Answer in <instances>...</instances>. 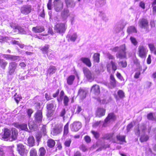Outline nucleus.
I'll list each match as a JSON object with an SVG mask.
<instances>
[{
  "label": "nucleus",
  "instance_id": "nucleus-7",
  "mask_svg": "<svg viewBox=\"0 0 156 156\" xmlns=\"http://www.w3.org/2000/svg\"><path fill=\"white\" fill-rule=\"evenodd\" d=\"M148 51L147 48L142 45H140L138 48V55L141 58L146 57Z\"/></svg>",
  "mask_w": 156,
  "mask_h": 156
},
{
  "label": "nucleus",
  "instance_id": "nucleus-13",
  "mask_svg": "<svg viewBox=\"0 0 156 156\" xmlns=\"http://www.w3.org/2000/svg\"><path fill=\"white\" fill-rule=\"evenodd\" d=\"M40 132L41 134L38 133L36 135V139L37 141L38 142L40 141L41 138L42 137V134L45 135L46 134L47 132L46 129V126L45 125L42 126V127L41 128Z\"/></svg>",
  "mask_w": 156,
  "mask_h": 156
},
{
  "label": "nucleus",
  "instance_id": "nucleus-21",
  "mask_svg": "<svg viewBox=\"0 0 156 156\" xmlns=\"http://www.w3.org/2000/svg\"><path fill=\"white\" fill-rule=\"evenodd\" d=\"M31 7L30 5L25 6L21 8V12L24 14H27L31 12Z\"/></svg>",
  "mask_w": 156,
  "mask_h": 156
},
{
  "label": "nucleus",
  "instance_id": "nucleus-33",
  "mask_svg": "<svg viewBox=\"0 0 156 156\" xmlns=\"http://www.w3.org/2000/svg\"><path fill=\"white\" fill-rule=\"evenodd\" d=\"M56 69L53 66H50L47 70V72L49 74H53L55 73Z\"/></svg>",
  "mask_w": 156,
  "mask_h": 156
},
{
  "label": "nucleus",
  "instance_id": "nucleus-60",
  "mask_svg": "<svg viewBox=\"0 0 156 156\" xmlns=\"http://www.w3.org/2000/svg\"><path fill=\"white\" fill-rule=\"evenodd\" d=\"M84 139L87 143H89L91 141L90 138L88 136H86L84 137Z\"/></svg>",
  "mask_w": 156,
  "mask_h": 156
},
{
  "label": "nucleus",
  "instance_id": "nucleus-1",
  "mask_svg": "<svg viewBox=\"0 0 156 156\" xmlns=\"http://www.w3.org/2000/svg\"><path fill=\"white\" fill-rule=\"evenodd\" d=\"M3 133L1 135L2 137L5 140H7L9 138L10 141L15 140L17 138L18 131L15 128H12L11 130L8 128H5Z\"/></svg>",
  "mask_w": 156,
  "mask_h": 156
},
{
  "label": "nucleus",
  "instance_id": "nucleus-19",
  "mask_svg": "<svg viewBox=\"0 0 156 156\" xmlns=\"http://www.w3.org/2000/svg\"><path fill=\"white\" fill-rule=\"evenodd\" d=\"M32 31L35 33H41L45 30L44 26H37L34 27L32 29Z\"/></svg>",
  "mask_w": 156,
  "mask_h": 156
},
{
  "label": "nucleus",
  "instance_id": "nucleus-37",
  "mask_svg": "<svg viewBox=\"0 0 156 156\" xmlns=\"http://www.w3.org/2000/svg\"><path fill=\"white\" fill-rule=\"evenodd\" d=\"M49 48V45L48 44H46L45 45L42 47L41 50L43 51L44 54H46L48 52V51Z\"/></svg>",
  "mask_w": 156,
  "mask_h": 156
},
{
  "label": "nucleus",
  "instance_id": "nucleus-51",
  "mask_svg": "<svg viewBox=\"0 0 156 156\" xmlns=\"http://www.w3.org/2000/svg\"><path fill=\"white\" fill-rule=\"evenodd\" d=\"M147 118L149 120H156V118H155L154 117L152 113H150L147 115Z\"/></svg>",
  "mask_w": 156,
  "mask_h": 156
},
{
  "label": "nucleus",
  "instance_id": "nucleus-54",
  "mask_svg": "<svg viewBox=\"0 0 156 156\" xmlns=\"http://www.w3.org/2000/svg\"><path fill=\"white\" fill-rule=\"evenodd\" d=\"M9 38L8 37H3L0 36V42H3V41H7V40Z\"/></svg>",
  "mask_w": 156,
  "mask_h": 156
},
{
  "label": "nucleus",
  "instance_id": "nucleus-40",
  "mask_svg": "<svg viewBox=\"0 0 156 156\" xmlns=\"http://www.w3.org/2000/svg\"><path fill=\"white\" fill-rule=\"evenodd\" d=\"M69 122H68L64 127V134L66 135L69 132Z\"/></svg>",
  "mask_w": 156,
  "mask_h": 156
},
{
  "label": "nucleus",
  "instance_id": "nucleus-28",
  "mask_svg": "<svg viewBox=\"0 0 156 156\" xmlns=\"http://www.w3.org/2000/svg\"><path fill=\"white\" fill-rule=\"evenodd\" d=\"M75 79V76L73 75H71L67 79V83L69 85H72Z\"/></svg>",
  "mask_w": 156,
  "mask_h": 156
},
{
  "label": "nucleus",
  "instance_id": "nucleus-16",
  "mask_svg": "<svg viewBox=\"0 0 156 156\" xmlns=\"http://www.w3.org/2000/svg\"><path fill=\"white\" fill-rule=\"evenodd\" d=\"M62 126L61 124L56 125L51 132L52 134L55 135L60 133L62 131Z\"/></svg>",
  "mask_w": 156,
  "mask_h": 156
},
{
  "label": "nucleus",
  "instance_id": "nucleus-11",
  "mask_svg": "<svg viewBox=\"0 0 156 156\" xmlns=\"http://www.w3.org/2000/svg\"><path fill=\"white\" fill-rule=\"evenodd\" d=\"M138 25L141 28L147 29L149 27L148 21L146 19H141L139 21Z\"/></svg>",
  "mask_w": 156,
  "mask_h": 156
},
{
  "label": "nucleus",
  "instance_id": "nucleus-14",
  "mask_svg": "<svg viewBox=\"0 0 156 156\" xmlns=\"http://www.w3.org/2000/svg\"><path fill=\"white\" fill-rule=\"evenodd\" d=\"M106 109L104 108H98L96 111L95 115L96 117H101L105 115Z\"/></svg>",
  "mask_w": 156,
  "mask_h": 156
},
{
  "label": "nucleus",
  "instance_id": "nucleus-24",
  "mask_svg": "<svg viewBox=\"0 0 156 156\" xmlns=\"http://www.w3.org/2000/svg\"><path fill=\"white\" fill-rule=\"evenodd\" d=\"M80 60L88 67H90L91 66V63L89 58L86 57H82L80 58Z\"/></svg>",
  "mask_w": 156,
  "mask_h": 156
},
{
  "label": "nucleus",
  "instance_id": "nucleus-42",
  "mask_svg": "<svg viewBox=\"0 0 156 156\" xmlns=\"http://www.w3.org/2000/svg\"><path fill=\"white\" fill-rule=\"evenodd\" d=\"M64 93L63 90H62L60 94L59 97L57 98V100L58 102H61L64 98Z\"/></svg>",
  "mask_w": 156,
  "mask_h": 156
},
{
  "label": "nucleus",
  "instance_id": "nucleus-34",
  "mask_svg": "<svg viewBox=\"0 0 156 156\" xmlns=\"http://www.w3.org/2000/svg\"><path fill=\"white\" fill-rule=\"evenodd\" d=\"M149 136L146 134L142 135L140 138V140L141 142L146 141L149 139Z\"/></svg>",
  "mask_w": 156,
  "mask_h": 156
},
{
  "label": "nucleus",
  "instance_id": "nucleus-31",
  "mask_svg": "<svg viewBox=\"0 0 156 156\" xmlns=\"http://www.w3.org/2000/svg\"><path fill=\"white\" fill-rule=\"evenodd\" d=\"M28 142L29 146H34V145L35 140L33 136H30L28 139Z\"/></svg>",
  "mask_w": 156,
  "mask_h": 156
},
{
  "label": "nucleus",
  "instance_id": "nucleus-4",
  "mask_svg": "<svg viewBox=\"0 0 156 156\" xmlns=\"http://www.w3.org/2000/svg\"><path fill=\"white\" fill-rule=\"evenodd\" d=\"M53 6L55 11L60 12L63 9V2L61 0H54Z\"/></svg>",
  "mask_w": 156,
  "mask_h": 156
},
{
  "label": "nucleus",
  "instance_id": "nucleus-17",
  "mask_svg": "<svg viewBox=\"0 0 156 156\" xmlns=\"http://www.w3.org/2000/svg\"><path fill=\"white\" fill-rule=\"evenodd\" d=\"M14 126L17 128L20 129L22 130H24L27 131L28 130L27 124L24 123L20 124L19 123H16L14 124Z\"/></svg>",
  "mask_w": 156,
  "mask_h": 156
},
{
  "label": "nucleus",
  "instance_id": "nucleus-38",
  "mask_svg": "<svg viewBox=\"0 0 156 156\" xmlns=\"http://www.w3.org/2000/svg\"><path fill=\"white\" fill-rule=\"evenodd\" d=\"M93 58L94 62H99L100 59V54L99 53H95L93 56Z\"/></svg>",
  "mask_w": 156,
  "mask_h": 156
},
{
  "label": "nucleus",
  "instance_id": "nucleus-43",
  "mask_svg": "<svg viewBox=\"0 0 156 156\" xmlns=\"http://www.w3.org/2000/svg\"><path fill=\"white\" fill-rule=\"evenodd\" d=\"M64 93L63 90H62L60 94L59 97L57 98V100L58 102H61L64 98Z\"/></svg>",
  "mask_w": 156,
  "mask_h": 156
},
{
  "label": "nucleus",
  "instance_id": "nucleus-52",
  "mask_svg": "<svg viewBox=\"0 0 156 156\" xmlns=\"http://www.w3.org/2000/svg\"><path fill=\"white\" fill-rule=\"evenodd\" d=\"M130 40L132 43L134 45H136L137 44L138 42L135 38L132 37H130Z\"/></svg>",
  "mask_w": 156,
  "mask_h": 156
},
{
  "label": "nucleus",
  "instance_id": "nucleus-48",
  "mask_svg": "<svg viewBox=\"0 0 156 156\" xmlns=\"http://www.w3.org/2000/svg\"><path fill=\"white\" fill-rule=\"evenodd\" d=\"M72 140L70 139H67L64 143L65 146L67 147H69L71 143Z\"/></svg>",
  "mask_w": 156,
  "mask_h": 156
},
{
  "label": "nucleus",
  "instance_id": "nucleus-55",
  "mask_svg": "<svg viewBox=\"0 0 156 156\" xmlns=\"http://www.w3.org/2000/svg\"><path fill=\"white\" fill-rule=\"evenodd\" d=\"M17 30H18V31L22 34H25L26 32L25 31L24 29L21 27H20L18 26Z\"/></svg>",
  "mask_w": 156,
  "mask_h": 156
},
{
  "label": "nucleus",
  "instance_id": "nucleus-6",
  "mask_svg": "<svg viewBox=\"0 0 156 156\" xmlns=\"http://www.w3.org/2000/svg\"><path fill=\"white\" fill-rule=\"evenodd\" d=\"M116 119V116L114 113H109L105 120V122L103 124V126L104 127L106 126L108 124L115 121Z\"/></svg>",
  "mask_w": 156,
  "mask_h": 156
},
{
  "label": "nucleus",
  "instance_id": "nucleus-3",
  "mask_svg": "<svg viewBox=\"0 0 156 156\" xmlns=\"http://www.w3.org/2000/svg\"><path fill=\"white\" fill-rule=\"evenodd\" d=\"M126 48L125 44L120 46V49L116 54L117 58H126Z\"/></svg>",
  "mask_w": 156,
  "mask_h": 156
},
{
  "label": "nucleus",
  "instance_id": "nucleus-9",
  "mask_svg": "<svg viewBox=\"0 0 156 156\" xmlns=\"http://www.w3.org/2000/svg\"><path fill=\"white\" fill-rule=\"evenodd\" d=\"M66 28V24L58 23L55 26V30L57 33H62L64 32Z\"/></svg>",
  "mask_w": 156,
  "mask_h": 156
},
{
  "label": "nucleus",
  "instance_id": "nucleus-58",
  "mask_svg": "<svg viewBox=\"0 0 156 156\" xmlns=\"http://www.w3.org/2000/svg\"><path fill=\"white\" fill-rule=\"evenodd\" d=\"M133 126V124L132 122H131L127 126L126 129L127 132H129L130 129L132 128Z\"/></svg>",
  "mask_w": 156,
  "mask_h": 156
},
{
  "label": "nucleus",
  "instance_id": "nucleus-2",
  "mask_svg": "<svg viewBox=\"0 0 156 156\" xmlns=\"http://www.w3.org/2000/svg\"><path fill=\"white\" fill-rule=\"evenodd\" d=\"M17 64L15 62H11L9 63L7 71V75L11 76L14 74L16 71Z\"/></svg>",
  "mask_w": 156,
  "mask_h": 156
},
{
  "label": "nucleus",
  "instance_id": "nucleus-47",
  "mask_svg": "<svg viewBox=\"0 0 156 156\" xmlns=\"http://www.w3.org/2000/svg\"><path fill=\"white\" fill-rule=\"evenodd\" d=\"M141 132L144 133L145 132L146 127L144 124H142L140 126H139Z\"/></svg>",
  "mask_w": 156,
  "mask_h": 156
},
{
  "label": "nucleus",
  "instance_id": "nucleus-22",
  "mask_svg": "<svg viewBox=\"0 0 156 156\" xmlns=\"http://www.w3.org/2000/svg\"><path fill=\"white\" fill-rule=\"evenodd\" d=\"M4 57L7 60H11L12 61H15L18 60L19 58V57L17 56L12 55H11L4 54Z\"/></svg>",
  "mask_w": 156,
  "mask_h": 156
},
{
  "label": "nucleus",
  "instance_id": "nucleus-26",
  "mask_svg": "<svg viewBox=\"0 0 156 156\" xmlns=\"http://www.w3.org/2000/svg\"><path fill=\"white\" fill-rule=\"evenodd\" d=\"M91 91L94 92L96 94H98L100 92L99 87L97 84L94 85L91 87Z\"/></svg>",
  "mask_w": 156,
  "mask_h": 156
},
{
  "label": "nucleus",
  "instance_id": "nucleus-35",
  "mask_svg": "<svg viewBox=\"0 0 156 156\" xmlns=\"http://www.w3.org/2000/svg\"><path fill=\"white\" fill-rule=\"evenodd\" d=\"M55 144V141L52 139H49L47 141L48 146L50 148L53 147L54 146Z\"/></svg>",
  "mask_w": 156,
  "mask_h": 156
},
{
  "label": "nucleus",
  "instance_id": "nucleus-59",
  "mask_svg": "<svg viewBox=\"0 0 156 156\" xmlns=\"http://www.w3.org/2000/svg\"><path fill=\"white\" fill-rule=\"evenodd\" d=\"M120 49V46L119 47L116 46L111 48L110 50L116 52L119 51Z\"/></svg>",
  "mask_w": 156,
  "mask_h": 156
},
{
  "label": "nucleus",
  "instance_id": "nucleus-15",
  "mask_svg": "<svg viewBox=\"0 0 156 156\" xmlns=\"http://www.w3.org/2000/svg\"><path fill=\"white\" fill-rule=\"evenodd\" d=\"M17 151L19 154L21 156L24 155L27 153V150L25 149V147L23 144H19L17 145Z\"/></svg>",
  "mask_w": 156,
  "mask_h": 156
},
{
  "label": "nucleus",
  "instance_id": "nucleus-46",
  "mask_svg": "<svg viewBox=\"0 0 156 156\" xmlns=\"http://www.w3.org/2000/svg\"><path fill=\"white\" fill-rule=\"evenodd\" d=\"M40 156H44L46 153V151L44 147H41L39 150Z\"/></svg>",
  "mask_w": 156,
  "mask_h": 156
},
{
  "label": "nucleus",
  "instance_id": "nucleus-12",
  "mask_svg": "<svg viewBox=\"0 0 156 156\" xmlns=\"http://www.w3.org/2000/svg\"><path fill=\"white\" fill-rule=\"evenodd\" d=\"M88 92L87 90L85 88H80L78 92V95L81 99H83L86 97Z\"/></svg>",
  "mask_w": 156,
  "mask_h": 156
},
{
  "label": "nucleus",
  "instance_id": "nucleus-36",
  "mask_svg": "<svg viewBox=\"0 0 156 156\" xmlns=\"http://www.w3.org/2000/svg\"><path fill=\"white\" fill-rule=\"evenodd\" d=\"M116 138L118 140L121 141V142L120 143V144H122V142H126L125 136H122L120 135H117L116 136Z\"/></svg>",
  "mask_w": 156,
  "mask_h": 156
},
{
  "label": "nucleus",
  "instance_id": "nucleus-5",
  "mask_svg": "<svg viewBox=\"0 0 156 156\" xmlns=\"http://www.w3.org/2000/svg\"><path fill=\"white\" fill-rule=\"evenodd\" d=\"M106 67L107 71L108 73H110L112 70L114 73L117 69V64L115 59L112 60L108 63L106 65Z\"/></svg>",
  "mask_w": 156,
  "mask_h": 156
},
{
  "label": "nucleus",
  "instance_id": "nucleus-45",
  "mask_svg": "<svg viewBox=\"0 0 156 156\" xmlns=\"http://www.w3.org/2000/svg\"><path fill=\"white\" fill-rule=\"evenodd\" d=\"M104 123L101 121L95 122L93 125V126L94 127H96L98 126H100L101 125L103 124Z\"/></svg>",
  "mask_w": 156,
  "mask_h": 156
},
{
  "label": "nucleus",
  "instance_id": "nucleus-63",
  "mask_svg": "<svg viewBox=\"0 0 156 156\" xmlns=\"http://www.w3.org/2000/svg\"><path fill=\"white\" fill-rule=\"evenodd\" d=\"M21 98L20 96L16 97L14 98L15 101L17 104L19 103Z\"/></svg>",
  "mask_w": 156,
  "mask_h": 156
},
{
  "label": "nucleus",
  "instance_id": "nucleus-29",
  "mask_svg": "<svg viewBox=\"0 0 156 156\" xmlns=\"http://www.w3.org/2000/svg\"><path fill=\"white\" fill-rule=\"evenodd\" d=\"M127 32L129 34L136 33L137 30L136 28L133 26H131L128 27Z\"/></svg>",
  "mask_w": 156,
  "mask_h": 156
},
{
  "label": "nucleus",
  "instance_id": "nucleus-20",
  "mask_svg": "<svg viewBox=\"0 0 156 156\" xmlns=\"http://www.w3.org/2000/svg\"><path fill=\"white\" fill-rule=\"evenodd\" d=\"M66 6L68 8H73L76 6L75 0H65Z\"/></svg>",
  "mask_w": 156,
  "mask_h": 156
},
{
  "label": "nucleus",
  "instance_id": "nucleus-18",
  "mask_svg": "<svg viewBox=\"0 0 156 156\" xmlns=\"http://www.w3.org/2000/svg\"><path fill=\"white\" fill-rule=\"evenodd\" d=\"M83 70L84 75L87 79L89 80H91L92 79L91 73L89 69L86 67H84L83 68Z\"/></svg>",
  "mask_w": 156,
  "mask_h": 156
},
{
  "label": "nucleus",
  "instance_id": "nucleus-64",
  "mask_svg": "<svg viewBox=\"0 0 156 156\" xmlns=\"http://www.w3.org/2000/svg\"><path fill=\"white\" fill-rule=\"evenodd\" d=\"M5 153L2 148L0 147V156H4Z\"/></svg>",
  "mask_w": 156,
  "mask_h": 156
},
{
  "label": "nucleus",
  "instance_id": "nucleus-62",
  "mask_svg": "<svg viewBox=\"0 0 156 156\" xmlns=\"http://www.w3.org/2000/svg\"><path fill=\"white\" fill-rule=\"evenodd\" d=\"M101 16H102V19L103 20L105 21V22H107L108 21V19L104 13H102Z\"/></svg>",
  "mask_w": 156,
  "mask_h": 156
},
{
  "label": "nucleus",
  "instance_id": "nucleus-53",
  "mask_svg": "<svg viewBox=\"0 0 156 156\" xmlns=\"http://www.w3.org/2000/svg\"><path fill=\"white\" fill-rule=\"evenodd\" d=\"M135 134L137 136L140 135L141 131L139 126L136 127L135 128Z\"/></svg>",
  "mask_w": 156,
  "mask_h": 156
},
{
  "label": "nucleus",
  "instance_id": "nucleus-61",
  "mask_svg": "<svg viewBox=\"0 0 156 156\" xmlns=\"http://www.w3.org/2000/svg\"><path fill=\"white\" fill-rule=\"evenodd\" d=\"M113 136V134H108L106 135L105 136V138L107 139H111Z\"/></svg>",
  "mask_w": 156,
  "mask_h": 156
},
{
  "label": "nucleus",
  "instance_id": "nucleus-49",
  "mask_svg": "<svg viewBox=\"0 0 156 156\" xmlns=\"http://www.w3.org/2000/svg\"><path fill=\"white\" fill-rule=\"evenodd\" d=\"M118 94L119 97L121 98H122L124 97V93L123 91L121 90H119L118 91Z\"/></svg>",
  "mask_w": 156,
  "mask_h": 156
},
{
  "label": "nucleus",
  "instance_id": "nucleus-27",
  "mask_svg": "<svg viewBox=\"0 0 156 156\" xmlns=\"http://www.w3.org/2000/svg\"><path fill=\"white\" fill-rule=\"evenodd\" d=\"M61 16L64 19H66L69 16V10L67 9H64L61 13Z\"/></svg>",
  "mask_w": 156,
  "mask_h": 156
},
{
  "label": "nucleus",
  "instance_id": "nucleus-10",
  "mask_svg": "<svg viewBox=\"0 0 156 156\" xmlns=\"http://www.w3.org/2000/svg\"><path fill=\"white\" fill-rule=\"evenodd\" d=\"M82 124L79 122H74L70 125V129L71 131L74 132L78 131L81 127Z\"/></svg>",
  "mask_w": 156,
  "mask_h": 156
},
{
  "label": "nucleus",
  "instance_id": "nucleus-41",
  "mask_svg": "<svg viewBox=\"0 0 156 156\" xmlns=\"http://www.w3.org/2000/svg\"><path fill=\"white\" fill-rule=\"evenodd\" d=\"M77 37V36L76 33H74L72 35L69 36V38L70 41H74Z\"/></svg>",
  "mask_w": 156,
  "mask_h": 156
},
{
  "label": "nucleus",
  "instance_id": "nucleus-50",
  "mask_svg": "<svg viewBox=\"0 0 156 156\" xmlns=\"http://www.w3.org/2000/svg\"><path fill=\"white\" fill-rule=\"evenodd\" d=\"M63 103L65 106H67L68 105V102L69 101V99L66 96H65L64 97Z\"/></svg>",
  "mask_w": 156,
  "mask_h": 156
},
{
  "label": "nucleus",
  "instance_id": "nucleus-39",
  "mask_svg": "<svg viewBox=\"0 0 156 156\" xmlns=\"http://www.w3.org/2000/svg\"><path fill=\"white\" fill-rule=\"evenodd\" d=\"M30 156H37V151L34 148H32L30 150Z\"/></svg>",
  "mask_w": 156,
  "mask_h": 156
},
{
  "label": "nucleus",
  "instance_id": "nucleus-8",
  "mask_svg": "<svg viewBox=\"0 0 156 156\" xmlns=\"http://www.w3.org/2000/svg\"><path fill=\"white\" fill-rule=\"evenodd\" d=\"M55 101H51L47 104V108L48 109L47 115L48 117L51 116L53 114L54 109V103Z\"/></svg>",
  "mask_w": 156,
  "mask_h": 156
},
{
  "label": "nucleus",
  "instance_id": "nucleus-57",
  "mask_svg": "<svg viewBox=\"0 0 156 156\" xmlns=\"http://www.w3.org/2000/svg\"><path fill=\"white\" fill-rule=\"evenodd\" d=\"M119 65L122 67H125L127 66V63L126 61H122L119 63Z\"/></svg>",
  "mask_w": 156,
  "mask_h": 156
},
{
  "label": "nucleus",
  "instance_id": "nucleus-56",
  "mask_svg": "<svg viewBox=\"0 0 156 156\" xmlns=\"http://www.w3.org/2000/svg\"><path fill=\"white\" fill-rule=\"evenodd\" d=\"M10 26L12 28H13V30H16L19 26L15 23H12L10 24Z\"/></svg>",
  "mask_w": 156,
  "mask_h": 156
},
{
  "label": "nucleus",
  "instance_id": "nucleus-25",
  "mask_svg": "<svg viewBox=\"0 0 156 156\" xmlns=\"http://www.w3.org/2000/svg\"><path fill=\"white\" fill-rule=\"evenodd\" d=\"M28 125L29 129L32 131H35L37 129V126L32 121H29Z\"/></svg>",
  "mask_w": 156,
  "mask_h": 156
},
{
  "label": "nucleus",
  "instance_id": "nucleus-44",
  "mask_svg": "<svg viewBox=\"0 0 156 156\" xmlns=\"http://www.w3.org/2000/svg\"><path fill=\"white\" fill-rule=\"evenodd\" d=\"M92 134L94 136L96 139H98L100 136V134L97 131L92 130L91 131Z\"/></svg>",
  "mask_w": 156,
  "mask_h": 156
},
{
  "label": "nucleus",
  "instance_id": "nucleus-32",
  "mask_svg": "<svg viewBox=\"0 0 156 156\" xmlns=\"http://www.w3.org/2000/svg\"><path fill=\"white\" fill-rule=\"evenodd\" d=\"M110 84L113 87H115L116 85V80L114 77V76L111 74L110 76Z\"/></svg>",
  "mask_w": 156,
  "mask_h": 156
},
{
  "label": "nucleus",
  "instance_id": "nucleus-30",
  "mask_svg": "<svg viewBox=\"0 0 156 156\" xmlns=\"http://www.w3.org/2000/svg\"><path fill=\"white\" fill-rule=\"evenodd\" d=\"M8 62L3 59L0 58V66L3 69H5Z\"/></svg>",
  "mask_w": 156,
  "mask_h": 156
},
{
  "label": "nucleus",
  "instance_id": "nucleus-23",
  "mask_svg": "<svg viewBox=\"0 0 156 156\" xmlns=\"http://www.w3.org/2000/svg\"><path fill=\"white\" fill-rule=\"evenodd\" d=\"M35 119L38 122H41L42 119V113L39 110L37 111L35 114Z\"/></svg>",
  "mask_w": 156,
  "mask_h": 156
}]
</instances>
